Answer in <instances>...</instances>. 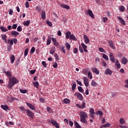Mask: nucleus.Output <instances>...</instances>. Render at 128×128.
I'll use <instances>...</instances> for the list:
<instances>
[{
	"label": "nucleus",
	"instance_id": "1",
	"mask_svg": "<svg viewBox=\"0 0 128 128\" xmlns=\"http://www.w3.org/2000/svg\"><path fill=\"white\" fill-rule=\"evenodd\" d=\"M8 88H12L14 84H18V80L15 78L14 76L8 77Z\"/></svg>",
	"mask_w": 128,
	"mask_h": 128
},
{
	"label": "nucleus",
	"instance_id": "2",
	"mask_svg": "<svg viewBox=\"0 0 128 128\" xmlns=\"http://www.w3.org/2000/svg\"><path fill=\"white\" fill-rule=\"evenodd\" d=\"M80 122H82L83 124H88V121L86 120L88 118V114H86V113L84 111L80 112Z\"/></svg>",
	"mask_w": 128,
	"mask_h": 128
},
{
	"label": "nucleus",
	"instance_id": "3",
	"mask_svg": "<svg viewBox=\"0 0 128 128\" xmlns=\"http://www.w3.org/2000/svg\"><path fill=\"white\" fill-rule=\"evenodd\" d=\"M48 122L50 124H52L54 126H55L56 128H60V125L58 124V123L56 120H51L48 121Z\"/></svg>",
	"mask_w": 128,
	"mask_h": 128
},
{
	"label": "nucleus",
	"instance_id": "4",
	"mask_svg": "<svg viewBox=\"0 0 128 128\" xmlns=\"http://www.w3.org/2000/svg\"><path fill=\"white\" fill-rule=\"evenodd\" d=\"M26 114L28 118H32V120L34 119V114L32 111L30 110H27Z\"/></svg>",
	"mask_w": 128,
	"mask_h": 128
},
{
	"label": "nucleus",
	"instance_id": "5",
	"mask_svg": "<svg viewBox=\"0 0 128 128\" xmlns=\"http://www.w3.org/2000/svg\"><path fill=\"white\" fill-rule=\"evenodd\" d=\"M83 80L84 86H86V88H88V84H90V81H88V78L86 77H84L83 78Z\"/></svg>",
	"mask_w": 128,
	"mask_h": 128
},
{
	"label": "nucleus",
	"instance_id": "6",
	"mask_svg": "<svg viewBox=\"0 0 128 128\" xmlns=\"http://www.w3.org/2000/svg\"><path fill=\"white\" fill-rule=\"evenodd\" d=\"M75 96H77L78 98L80 100H84V97H82V95L80 93H78V92H75Z\"/></svg>",
	"mask_w": 128,
	"mask_h": 128
},
{
	"label": "nucleus",
	"instance_id": "7",
	"mask_svg": "<svg viewBox=\"0 0 128 128\" xmlns=\"http://www.w3.org/2000/svg\"><path fill=\"white\" fill-rule=\"evenodd\" d=\"M109 57L110 60V62H116V59H114V54H112V53H110L109 54Z\"/></svg>",
	"mask_w": 128,
	"mask_h": 128
},
{
	"label": "nucleus",
	"instance_id": "8",
	"mask_svg": "<svg viewBox=\"0 0 128 128\" xmlns=\"http://www.w3.org/2000/svg\"><path fill=\"white\" fill-rule=\"evenodd\" d=\"M26 104H27L28 108H30V110H36V107H34L32 104L26 102Z\"/></svg>",
	"mask_w": 128,
	"mask_h": 128
},
{
	"label": "nucleus",
	"instance_id": "9",
	"mask_svg": "<svg viewBox=\"0 0 128 128\" xmlns=\"http://www.w3.org/2000/svg\"><path fill=\"white\" fill-rule=\"evenodd\" d=\"M84 43L86 44H90V39H88V37L86 35H84Z\"/></svg>",
	"mask_w": 128,
	"mask_h": 128
},
{
	"label": "nucleus",
	"instance_id": "10",
	"mask_svg": "<svg viewBox=\"0 0 128 128\" xmlns=\"http://www.w3.org/2000/svg\"><path fill=\"white\" fill-rule=\"evenodd\" d=\"M118 20H120L123 26H126V21H124V20L122 17L118 16Z\"/></svg>",
	"mask_w": 128,
	"mask_h": 128
},
{
	"label": "nucleus",
	"instance_id": "11",
	"mask_svg": "<svg viewBox=\"0 0 128 128\" xmlns=\"http://www.w3.org/2000/svg\"><path fill=\"white\" fill-rule=\"evenodd\" d=\"M108 44L110 48H113L114 50H116V46L114 45V42L112 41L109 40Z\"/></svg>",
	"mask_w": 128,
	"mask_h": 128
},
{
	"label": "nucleus",
	"instance_id": "12",
	"mask_svg": "<svg viewBox=\"0 0 128 128\" xmlns=\"http://www.w3.org/2000/svg\"><path fill=\"white\" fill-rule=\"evenodd\" d=\"M81 46L84 50V52H88V50H86L88 48V46L84 44V43H82L81 44Z\"/></svg>",
	"mask_w": 128,
	"mask_h": 128
},
{
	"label": "nucleus",
	"instance_id": "13",
	"mask_svg": "<svg viewBox=\"0 0 128 128\" xmlns=\"http://www.w3.org/2000/svg\"><path fill=\"white\" fill-rule=\"evenodd\" d=\"M88 14L90 16V18H94V13H92V10H88Z\"/></svg>",
	"mask_w": 128,
	"mask_h": 128
},
{
	"label": "nucleus",
	"instance_id": "14",
	"mask_svg": "<svg viewBox=\"0 0 128 128\" xmlns=\"http://www.w3.org/2000/svg\"><path fill=\"white\" fill-rule=\"evenodd\" d=\"M4 73L6 74L8 78H12V73L10 71H4Z\"/></svg>",
	"mask_w": 128,
	"mask_h": 128
},
{
	"label": "nucleus",
	"instance_id": "15",
	"mask_svg": "<svg viewBox=\"0 0 128 128\" xmlns=\"http://www.w3.org/2000/svg\"><path fill=\"white\" fill-rule=\"evenodd\" d=\"M95 114H96V116H100V117L101 118L102 116H104V113H102V112L100 110H98L96 112H95Z\"/></svg>",
	"mask_w": 128,
	"mask_h": 128
},
{
	"label": "nucleus",
	"instance_id": "16",
	"mask_svg": "<svg viewBox=\"0 0 128 128\" xmlns=\"http://www.w3.org/2000/svg\"><path fill=\"white\" fill-rule=\"evenodd\" d=\"M115 66H117V68H120V62L118 60H116L115 62Z\"/></svg>",
	"mask_w": 128,
	"mask_h": 128
},
{
	"label": "nucleus",
	"instance_id": "17",
	"mask_svg": "<svg viewBox=\"0 0 128 128\" xmlns=\"http://www.w3.org/2000/svg\"><path fill=\"white\" fill-rule=\"evenodd\" d=\"M30 24V20H27L26 21L24 22V26H28Z\"/></svg>",
	"mask_w": 128,
	"mask_h": 128
},
{
	"label": "nucleus",
	"instance_id": "18",
	"mask_svg": "<svg viewBox=\"0 0 128 128\" xmlns=\"http://www.w3.org/2000/svg\"><path fill=\"white\" fill-rule=\"evenodd\" d=\"M55 52H56V47L53 46L51 48V50L50 51V54H54Z\"/></svg>",
	"mask_w": 128,
	"mask_h": 128
},
{
	"label": "nucleus",
	"instance_id": "19",
	"mask_svg": "<svg viewBox=\"0 0 128 128\" xmlns=\"http://www.w3.org/2000/svg\"><path fill=\"white\" fill-rule=\"evenodd\" d=\"M106 74H109V76H110L112 74V70H110V69L108 68L105 71Z\"/></svg>",
	"mask_w": 128,
	"mask_h": 128
},
{
	"label": "nucleus",
	"instance_id": "20",
	"mask_svg": "<svg viewBox=\"0 0 128 128\" xmlns=\"http://www.w3.org/2000/svg\"><path fill=\"white\" fill-rule=\"evenodd\" d=\"M10 62L12 64H14V60H16V57H14V55H11V56L10 58Z\"/></svg>",
	"mask_w": 128,
	"mask_h": 128
},
{
	"label": "nucleus",
	"instance_id": "21",
	"mask_svg": "<svg viewBox=\"0 0 128 128\" xmlns=\"http://www.w3.org/2000/svg\"><path fill=\"white\" fill-rule=\"evenodd\" d=\"M70 102V100L68 98H64L63 100V104H68Z\"/></svg>",
	"mask_w": 128,
	"mask_h": 128
},
{
	"label": "nucleus",
	"instance_id": "22",
	"mask_svg": "<svg viewBox=\"0 0 128 128\" xmlns=\"http://www.w3.org/2000/svg\"><path fill=\"white\" fill-rule=\"evenodd\" d=\"M70 40H78V38H76V36H74V35L71 34L70 36Z\"/></svg>",
	"mask_w": 128,
	"mask_h": 128
},
{
	"label": "nucleus",
	"instance_id": "23",
	"mask_svg": "<svg viewBox=\"0 0 128 128\" xmlns=\"http://www.w3.org/2000/svg\"><path fill=\"white\" fill-rule=\"evenodd\" d=\"M12 36H20V33L16 31H12L11 32Z\"/></svg>",
	"mask_w": 128,
	"mask_h": 128
},
{
	"label": "nucleus",
	"instance_id": "24",
	"mask_svg": "<svg viewBox=\"0 0 128 128\" xmlns=\"http://www.w3.org/2000/svg\"><path fill=\"white\" fill-rule=\"evenodd\" d=\"M60 6L64 8H66V10H70V6L66 4H60Z\"/></svg>",
	"mask_w": 128,
	"mask_h": 128
},
{
	"label": "nucleus",
	"instance_id": "25",
	"mask_svg": "<svg viewBox=\"0 0 128 128\" xmlns=\"http://www.w3.org/2000/svg\"><path fill=\"white\" fill-rule=\"evenodd\" d=\"M119 10H120V12H124V10H126V8L124 6L122 5L118 7Z\"/></svg>",
	"mask_w": 128,
	"mask_h": 128
},
{
	"label": "nucleus",
	"instance_id": "26",
	"mask_svg": "<svg viewBox=\"0 0 128 128\" xmlns=\"http://www.w3.org/2000/svg\"><path fill=\"white\" fill-rule=\"evenodd\" d=\"M1 108L4 110H8V105H1Z\"/></svg>",
	"mask_w": 128,
	"mask_h": 128
},
{
	"label": "nucleus",
	"instance_id": "27",
	"mask_svg": "<svg viewBox=\"0 0 128 128\" xmlns=\"http://www.w3.org/2000/svg\"><path fill=\"white\" fill-rule=\"evenodd\" d=\"M41 16L42 20H46V12L44 10L42 12Z\"/></svg>",
	"mask_w": 128,
	"mask_h": 128
},
{
	"label": "nucleus",
	"instance_id": "28",
	"mask_svg": "<svg viewBox=\"0 0 128 128\" xmlns=\"http://www.w3.org/2000/svg\"><path fill=\"white\" fill-rule=\"evenodd\" d=\"M122 62H123L124 64H128V59L124 57H123L122 58Z\"/></svg>",
	"mask_w": 128,
	"mask_h": 128
},
{
	"label": "nucleus",
	"instance_id": "29",
	"mask_svg": "<svg viewBox=\"0 0 128 128\" xmlns=\"http://www.w3.org/2000/svg\"><path fill=\"white\" fill-rule=\"evenodd\" d=\"M19 108H20V110H22V114H24V112H27L28 109H26L24 107L20 106V107H19Z\"/></svg>",
	"mask_w": 128,
	"mask_h": 128
},
{
	"label": "nucleus",
	"instance_id": "30",
	"mask_svg": "<svg viewBox=\"0 0 128 128\" xmlns=\"http://www.w3.org/2000/svg\"><path fill=\"white\" fill-rule=\"evenodd\" d=\"M33 84L34 88H38V86H39L38 82L36 81V82H33Z\"/></svg>",
	"mask_w": 128,
	"mask_h": 128
},
{
	"label": "nucleus",
	"instance_id": "31",
	"mask_svg": "<svg viewBox=\"0 0 128 128\" xmlns=\"http://www.w3.org/2000/svg\"><path fill=\"white\" fill-rule=\"evenodd\" d=\"M76 82H73L72 86V90H76Z\"/></svg>",
	"mask_w": 128,
	"mask_h": 128
},
{
	"label": "nucleus",
	"instance_id": "32",
	"mask_svg": "<svg viewBox=\"0 0 128 128\" xmlns=\"http://www.w3.org/2000/svg\"><path fill=\"white\" fill-rule=\"evenodd\" d=\"M74 124L75 126V128H82L80 124H78V123L76 121H75L74 122Z\"/></svg>",
	"mask_w": 128,
	"mask_h": 128
},
{
	"label": "nucleus",
	"instance_id": "33",
	"mask_svg": "<svg viewBox=\"0 0 128 128\" xmlns=\"http://www.w3.org/2000/svg\"><path fill=\"white\" fill-rule=\"evenodd\" d=\"M71 34H72V32H70V31H68L66 33V38H70V36Z\"/></svg>",
	"mask_w": 128,
	"mask_h": 128
},
{
	"label": "nucleus",
	"instance_id": "34",
	"mask_svg": "<svg viewBox=\"0 0 128 128\" xmlns=\"http://www.w3.org/2000/svg\"><path fill=\"white\" fill-rule=\"evenodd\" d=\"M110 124L108 123L104 124L100 126V128H110Z\"/></svg>",
	"mask_w": 128,
	"mask_h": 128
},
{
	"label": "nucleus",
	"instance_id": "35",
	"mask_svg": "<svg viewBox=\"0 0 128 128\" xmlns=\"http://www.w3.org/2000/svg\"><path fill=\"white\" fill-rule=\"evenodd\" d=\"M119 122L120 124H126V121H124V120L123 118H120Z\"/></svg>",
	"mask_w": 128,
	"mask_h": 128
},
{
	"label": "nucleus",
	"instance_id": "36",
	"mask_svg": "<svg viewBox=\"0 0 128 128\" xmlns=\"http://www.w3.org/2000/svg\"><path fill=\"white\" fill-rule=\"evenodd\" d=\"M89 114H96V112H94V110L92 108H90L89 110Z\"/></svg>",
	"mask_w": 128,
	"mask_h": 128
},
{
	"label": "nucleus",
	"instance_id": "37",
	"mask_svg": "<svg viewBox=\"0 0 128 128\" xmlns=\"http://www.w3.org/2000/svg\"><path fill=\"white\" fill-rule=\"evenodd\" d=\"M93 72L96 74H100V70L96 68H94V70H93Z\"/></svg>",
	"mask_w": 128,
	"mask_h": 128
},
{
	"label": "nucleus",
	"instance_id": "38",
	"mask_svg": "<svg viewBox=\"0 0 128 128\" xmlns=\"http://www.w3.org/2000/svg\"><path fill=\"white\" fill-rule=\"evenodd\" d=\"M0 30H2V32H8V28L4 27L3 26H1L0 27Z\"/></svg>",
	"mask_w": 128,
	"mask_h": 128
},
{
	"label": "nucleus",
	"instance_id": "39",
	"mask_svg": "<svg viewBox=\"0 0 128 128\" xmlns=\"http://www.w3.org/2000/svg\"><path fill=\"white\" fill-rule=\"evenodd\" d=\"M91 86H96L98 84H96L94 80H92L91 82Z\"/></svg>",
	"mask_w": 128,
	"mask_h": 128
},
{
	"label": "nucleus",
	"instance_id": "40",
	"mask_svg": "<svg viewBox=\"0 0 128 128\" xmlns=\"http://www.w3.org/2000/svg\"><path fill=\"white\" fill-rule=\"evenodd\" d=\"M102 58H104V60H108V56L104 54H102Z\"/></svg>",
	"mask_w": 128,
	"mask_h": 128
},
{
	"label": "nucleus",
	"instance_id": "41",
	"mask_svg": "<svg viewBox=\"0 0 128 128\" xmlns=\"http://www.w3.org/2000/svg\"><path fill=\"white\" fill-rule=\"evenodd\" d=\"M98 50L99 52H104V54H106V50H104V48H98Z\"/></svg>",
	"mask_w": 128,
	"mask_h": 128
},
{
	"label": "nucleus",
	"instance_id": "42",
	"mask_svg": "<svg viewBox=\"0 0 128 128\" xmlns=\"http://www.w3.org/2000/svg\"><path fill=\"white\" fill-rule=\"evenodd\" d=\"M51 42H52V39L50 38H48L47 40L46 46H50Z\"/></svg>",
	"mask_w": 128,
	"mask_h": 128
},
{
	"label": "nucleus",
	"instance_id": "43",
	"mask_svg": "<svg viewBox=\"0 0 128 128\" xmlns=\"http://www.w3.org/2000/svg\"><path fill=\"white\" fill-rule=\"evenodd\" d=\"M66 46L68 50H70V44L68 42L66 44Z\"/></svg>",
	"mask_w": 128,
	"mask_h": 128
},
{
	"label": "nucleus",
	"instance_id": "44",
	"mask_svg": "<svg viewBox=\"0 0 128 128\" xmlns=\"http://www.w3.org/2000/svg\"><path fill=\"white\" fill-rule=\"evenodd\" d=\"M88 78H90V80L92 79V73L90 72H88Z\"/></svg>",
	"mask_w": 128,
	"mask_h": 128
},
{
	"label": "nucleus",
	"instance_id": "45",
	"mask_svg": "<svg viewBox=\"0 0 128 128\" xmlns=\"http://www.w3.org/2000/svg\"><path fill=\"white\" fill-rule=\"evenodd\" d=\"M8 44H10V46H12L14 44V40L10 39L8 40Z\"/></svg>",
	"mask_w": 128,
	"mask_h": 128
},
{
	"label": "nucleus",
	"instance_id": "46",
	"mask_svg": "<svg viewBox=\"0 0 128 128\" xmlns=\"http://www.w3.org/2000/svg\"><path fill=\"white\" fill-rule=\"evenodd\" d=\"M88 68L84 69L83 72L84 74H85V76H86V74H88Z\"/></svg>",
	"mask_w": 128,
	"mask_h": 128
},
{
	"label": "nucleus",
	"instance_id": "47",
	"mask_svg": "<svg viewBox=\"0 0 128 128\" xmlns=\"http://www.w3.org/2000/svg\"><path fill=\"white\" fill-rule=\"evenodd\" d=\"M78 90L80 92H84V89H82V86H78Z\"/></svg>",
	"mask_w": 128,
	"mask_h": 128
},
{
	"label": "nucleus",
	"instance_id": "48",
	"mask_svg": "<svg viewBox=\"0 0 128 128\" xmlns=\"http://www.w3.org/2000/svg\"><path fill=\"white\" fill-rule=\"evenodd\" d=\"M28 48H26L24 50V56H28Z\"/></svg>",
	"mask_w": 128,
	"mask_h": 128
},
{
	"label": "nucleus",
	"instance_id": "49",
	"mask_svg": "<svg viewBox=\"0 0 128 128\" xmlns=\"http://www.w3.org/2000/svg\"><path fill=\"white\" fill-rule=\"evenodd\" d=\"M46 24L49 26H52V23L49 20L46 21Z\"/></svg>",
	"mask_w": 128,
	"mask_h": 128
},
{
	"label": "nucleus",
	"instance_id": "50",
	"mask_svg": "<svg viewBox=\"0 0 128 128\" xmlns=\"http://www.w3.org/2000/svg\"><path fill=\"white\" fill-rule=\"evenodd\" d=\"M20 92H21V94H26V92H28V90L20 89Z\"/></svg>",
	"mask_w": 128,
	"mask_h": 128
},
{
	"label": "nucleus",
	"instance_id": "51",
	"mask_svg": "<svg viewBox=\"0 0 128 128\" xmlns=\"http://www.w3.org/2000/svg\"><path fill=\"white\" fill-rule=\"evenodd\" d=\"M1 36L2 40H6V38H8L6 34H2Z\"/></svg>",
	"mask_w": 128,
	"mask_h": 128
},
{
	"label": "nucleus",
	"instance_id": "52",
	"mask_svg": "<svg viewBox=\"0 0 128 128\" xmlns=\"http://www.w3.org/2000/svg\"><path fill=\"white\" fill-rule=\"evenodd\" d=\"M79 50L80 52H81V54H84V50H82V48L80 46H79Z\"/></svg>",
	"mask_w": 128,
	"mask_h": 128
},
{
	"label": "nucleus",
	"instance_id": "53",
	"mask_svg": "<svg viewBox=\"0 0 128 128\" xmlns=\"http://www.w3.org/2000/svg\"><path fill=\"white\" fill-rule=\"evenodd\" d=\"M34 52H36V48H34V47H32L30 50V53L34 54Z\"/></svg>",
	"mask_w": 128,
	"mask_h": 128
},
{
	"label": "nucleus",
	"instance_id": "54",
	"mask_svg": "<svg viewBox=\"0 0 128 128\" xmlns=\"http://www.w3.org/2000/svg\"><path fill=\"white\" fill-rule=\"evenodd\" d=\"M36 10L37 12H40V10H42V8L40 7L37 6L36 7Z\"/></svg>",
	"mask_w": 128,
	"mask_h": 128
},
{
	"label": "nucleus",
	"instance_id": "55",
	"mask_svg": "<svg viewBox=\"0 0 128 128\" xmlns=\"http://www.w3.org/2000/svg\"><path fill=\"white\" fill-rule=\"evenodd\" d=\"M25 6L26 8H30V4L28 3V2L26 1V4H25Z\"/></svg>",
	"mask_w": 128,
	"mask_h": 128
},
{
	"label": "nucleus",
	"instance_id": "56",
	"mask_svg": "<svg viewBox=\"0 0 128 128\" xmlns=\"http://www.w3.org/2000/svg\"><path fill=\"white\" fill-rule=\"evenodd\" d=\"M78 48H74L73 52L74 54H78Z\"/></svg>",
	"mask_w": 128,
	"mask_h": 128
},
{
	"label": "nucleus",
	"instance_id": "57",
	"mask_svg": "<svg viewBox=\"0 0 128 128\" xmlns=\"http://www.w3.org/2000/svg\"><path fill=\"white\" fill-rule=\"evenodd\" d=\"M17 30L18 32H22V26H18L17 28Z\"/></svg>",
	"mask_w": 128,
	"mask_h": 128
},
{
	"label": "nucleus",
	"instance_id": "58",
	"mask_svg": "<svg viewBox=\"0 0 128 128\" xmlns=\"http://www.w3.org/2000/svg\"><path fill=\"white\" fill-rule=\"evenodd\" d=\"M108 18H106V17H104L103 18L104 22H108Z\"/></svg>",
	"mask_w": 128,
	"mask_h": 128
},
{
	"label": "nucleus",
	"instance_id": "59",
	"mask_svg": "<svg viewBox=\"0 0 128 128\" xmlns=\"http://www.w3.org/2000/svg\"><path fill=\"white\" fill-rule=\"evenodd\" d=\"M12 28L14 30H16L18 28V24H14L12 26Z\"/></svg>",
	"mask_w": 128,
	"mask_h": 128
},
{
	"label": "nucleus",
	"instance_id": "60",
	"mask_svg": "<svg viewBox=\"0 0 128 128\" xmlns=\"http://www.w3.org/2000/svg\"><path fill=\"white\" fill-rule=\"evenodd\" d=\"M42 64L44 66V68H46V62L42 61Z\"/></svg>",
	"mask_w": 128,
	"mask_h": 128
},
{
	"label": "nucleus",
	"instance_id": "61",
	"mask_svg": "<svg viewBox=\"0 0 128 128\" xmlns=\"http://www.w3.org/2000/svg\"><path fill=\"white\" fill-rule=\"evenodd\" d=\"M94 114H90V118H92V120H94V118H95V116Z\"/></svg>",
	"mask_w": 128,
	"mask_h": 128
},
{
	"label": "nucleus",
	"instance_id": "62",
	"mask_svg": "<svg viewBox=\"0 0 128 128\" xmlns=\"http://www.w3.org/2000/svg\"><path fill=\"white\" fill-rule=\"evenodd\" d=\"M86 108V102H82L81 106V108Z\"/></svg>",
	"mask_w": 128,
	"mask_h": 128
},
{
	"label": "nucleus",
	"instance_id": "63",
	"mask_svg": "<svg viewBox=\"0 0 128 128\" xmlns=\"http://www.w3.org/2000/svg\"><path fill=\"white\" fill-rule=\"evenodd\" d=\"M39 100L40 102L42 103L44 102H45L44 98H40Z\"/></svg>",
	"mask_w": 128,
	"mask_h": 128
},
{
	"label": "nucleus",
	"instance_id": "64",
	"mask_svg": "<svg viewBox=\"0 0 128 128\" xmlns=\"http://www.w3.org/2000/svg\"><path fill=\"white\" fill-rule=\"evenodd\" d=\"M54 57L56 61L58 60V54H55Z\"/></svg>",
	"mask_w": 128,
	"mask_h": 128
}]
</instances>
